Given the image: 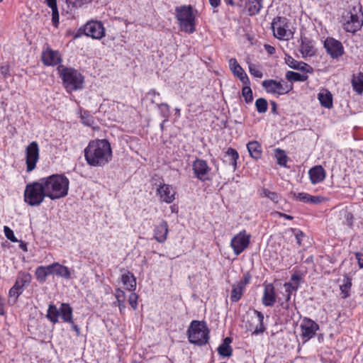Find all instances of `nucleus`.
Wrapping results in <instances>:
<instances>
[{
    "label": "nucleus",
    "instance_id": "obj_23",
    "mask_svg": "<svg viewBox=\"0 0 363 363\" xmlns=\"http://www.w3.org/2000/svg\"><path fill=\"white\" fill-rule=\"evenodd\" d=\"M284 287L285 289L284 294L285 298L284 301H281V299H279L280 306L283 309L288 310L290 306L289 301L291 300V295L293 291H296L298 290V285H294L291 282H287L284 284Z\"/></svg>",
    "mask_w": 363,
    "mask_h": 363
},
{
    "label": "nucleus",
    "instance_id": "obj_1",
    "mask_svg": "<svg viewBox=\"0 0 363 363\" xmlns=\"http://www.w3.org/2000/svg\"><path fill=\"white\" fill-rule=\"evenodd\" d=\"M86 163L94 167H104L112 160V148L106 139L91 140L84 150Z\"/></svg>",
    "mask_w": 363,
    "mask_h": 363
},
{
    "label": "nucleus",
    "instance_id": "obj_3",
    "mask_svg": "<svg viewBox=\"0 0 363 363\" xmlns=\"http://www.w3.org/2000/svg\"><path fill=\"white\" fill-rule=\"evenodd\" d=\"M210 330L204 321L192 320L187 330L189 341L196 345L208 343Z\"/></svg>",
    "mask_w": 363,
    "mask_h": 363
},
{
    "label": "nucleus",
    "instance_id": "obj_40",
    "mask_svg": "<svg viewBox=\"0 0 363 363\" xmlns=\"http://www.w3.org/2000/svg\"><path fill=\"white\" fill-rule=\"evenodd\" d=\"M245 289L238 284L233 285L232 287L230 300L232 302H238L242 297Z\"/></svg>",
    "mask_w": 363,
    "mask_h": 363
},
{
    "label": "nucleus",
    "instance_id": "obj_11",
    "mask_svg": "<svg viewBox=\"0 0 363 363\" xmlns=\"http://www.w3.org/2000/svg\"><path fill=\"white\" fill-rule=\"evenodd\" d=\"M192 170L194 177L201 181L206 182L209 179V174L211 168L205 160L196 158L192 162Z\"/></svg>",
    "mask_w": 363,
    "mask_h": 363
},
{
    "label": "nucleus",
    "instance_id": "obj_43",
    "mask_svg": "<svg viewBox=\"0 0 363 363\" xmlns=\"http://www.w3.org/2000/svg\"><path fill=\"white\" fill-rule=\"evenodd\" d=\"M242 95L246 104H251L253 101V94L250 85H245L242 89Z\"/></svg>",
    "mask_w": 363,
    "mask_h": 363
},
{
    "label": "nucleus",
    "instance_id": "obj_48",
    "mask_svg": "<svg viewBox=\"0 0 363 363\" xmlns=\"http://www.w3.org/2000/svg\"><path fill=\"white\" fill-rule=\"evenodd\" d=\"M285 62L286 64L294 69H297L298 68V65L300 64V62L296 60L294 58L291 57L290 55H286L285 57Z\"/></svg>",
    "mask_w": 363,
    "mask_h": 363
},
{
    "label": "nucleus",
    "instance_id": "obj_34",
    "mask_svg": "<svg viewBox=\"0 0 363 363\" xmlns=\"http://www.w3.org/2000/svg\"><path fill=\"white\" fill-rule=\"evenodd\" d=\"M351 83L353 90L358 94H362L363 92V73L359 72L356 75L354 74Z\"/></svg>",
    "mask_w": 363,
    "mask_h": 363
},
{
    "label": "nucleus",
    "instance_id": "obj_38",
    "mask_svg": "<svg viewBox=\"0 0 363 363\" xmlns=\"http://www.w3.org/2000/svg\"><path fill=\"white\" fill-rule=\"evenodd\" d=\"M286 79L292 82H305L308 79V76L305 74H300L293 71H287L285 74Z\"/></svg>",
    "mask_w": 363,
    "mask_h": 363
},
{
    "label": "nucleus",
    "instance_id": "obj_35",
    "mask_svg": "<svg viewBox=\"0 0 363 363\" xmlns=\"http://www.w3.org/2000/svg\"><path fill=\"white\" fill-rule=\"evenodd\" d=\"M54 274L65 279H69L71 272L69 269L58 262H54Z\"/></svg>",
    "mask_w": 363,
    "mask_h": 363
},
{
    "label": "nucleus",
    "instance_id": "obj_12",
    "mask_svg": "<svg viewBox=\"0 0 363 363\" xmlns=\"http://www.w3.org/2000/svg\"><path fill=\"white\" fill-rule=\"evenodd\" d=\"M31 281V275L29 273L21 274L14 285L9 289V296L10 298H13V302L16 301L18 296L23 293V289L26 285H28Z\"/></svg>",
    "mask_w": 363,
    "mask_h": 363
},
{
    "label": "nucleus",
    "instance_id": "obj_29",
    "mask_svg": "<svg viewBox=\"0 0 363 363\" xmlns=\"http://www.w3.org/2000/svg\"><path fill=\"white\" fill-rule=\"evenodd\" d=\"M114 296L116 301L113 305L118 307L121 314H123L125 310V294L123 290L118 288L115 291Z\"/></svg>",
    "mask_w": 363,
    "mask_h": 363
},
{
    "label": "nucleus",
    "instance_id": "obj_52",
    "mask_svg": "<svg viewBox=\"0 0 363 363\" xmlns=\"http://www.w3.org/2000/svg\"><path fill=\"white\" fill-rule=\"evenodd\" d=\"M293 234L296 240V243L300 246L301 245V241L303 238L304 237V233L299 229L292 228L291 229Z\"/></svg>",
    "mask_w": 363,
    "mask_h": 363
},
{
    "label": "nucleus",
    "instance_id": "obj_42",
    "mask_svg": "<svg viewBox=\"0 0 363 363\" xmlns=\"http://www.w3.org/2000/svg\"><path fill=\"white\" fill-rule=\"evenodd\" d=\"M344 283L340 286L342 294V298L345 299L350 296V290L352 286V280L349 277H346L343 280Z\"/></svg>",
    "mask_w": 363,
    "mask_h": 363
},
{
    "label": "nucleus",
    "instance_id": "obj_17",
    "mask_svg": "<svg viewBox=\"0 0 363 363\" xmlns=\"http://www.w3.org/2000/svg\"><path fill=\"white\" fill-rule=\"evenodd\" d=\"M43 63L45 66H56L61 63L62 57L59 51L47 48L41 55Z\"/></svg>",
    "mask_w": 363,
    "mask_h": 363
},
{
    "label": "nucleus",
    "instance_id": "obj_56",
    "mask_svg": "<svg viewBox=\"0 0 363 363\" xmlns=\"http://www.w3.org/2000/svg\"><path fill=\"white\" fill-rule=\"evenodd\" d=\"M251 279V275L249 273H246L243 275L242 280L238 282V284L245 289L246 285H247Z\"/></svg>",
    "mask_w": 363,
    "mask_h": 363
},
{
    "label": "nucleus",
    "instance_id": "obj_62",
    "mask_svg": "<svg viewBox=\"0 0 363 363\" xmlns=\"http://www.w3.org/2000/svg\"><path fill=\"white\" fill-rule=\"evenodd\" d=\"M45 3L52 10L57 9V0H45Z\"/></svg>",
    "mask_w": 363,
    "mask_h": 363
},
{
    "label": "nucleus",
    "instance_id": "obj_55",
    "mask_svg": "<svg viewBox=\"0 0 363 363\" xmlns=\"http://www.w3.org/2000/svg\"><path fill=\"white\" fill-rule=\"evenodd\" d=\"M52 25L55 28L58 27V25H59V12H58V9H55V10H52Z\"/></svg>",
    "mask_w": 363,
    "mask_h": 363
},
{
    "label": "nucleus",
    "instance_id": "obj_21",
    "mask_svg": "<svg viewBox=\"0 0 363 363\" xmlns=\"http://www.w3.org/2000/svg\"><path fill=\"white\" fill-rule=\"evenodd\" d=\"M169 233L168 223L165 220H162L156 225L154 228V238L160 243H163L167 238Z\"/></svg>",
    "mask_w": 363,
    "mask_h": 363
},
{
    "label": "nucleus",
    "instance_id": "obj_26",
    "mask_svg": "<svg viewBox=\"0 0 363 363\" xmlns=\"http://www.w3.org/2000/svg\"><path fill=\"white\" fill-rule=\"evenodd\" d=\"M60 316L65 323H73V310L69 303H62L60 306Z\"/></svg>",
    "mask_w": 363,
    "mask_h": 363
},
{
    "label": "nucleus",
    "instance_id": "obj_27",
    "mask_svg": "<svg viewBox=\"0 0 363 363\" xmlns=\"http://www.w3.org/2000/svg\"><path fill=\"white\" fill-rule=\"evenodd\" d=\"M224 157L225 159L223 162L232 166L233 169L235 170L237 168V161L239 159L238 151L234 148L228 147L225 152Z\"/></svg>",
    "mask_w": 363,
    "mask_h": 363
},
{
    "label": "nucleus",
    "instance_id": "obj_20",
    "mask_svg": "<svg viewBox=\"0 0 363 363\" xmlns=\"http://www.w3.org/2000/svg\"><path fill=\"white\" fill-rule=\"evenodd\" d=\"M252 315V323L250 325V330H252L253 335L262 333L265 330L264 325V315L257 310L253 309Z\"/></svg>",
    "mask_w": 363,
    "mask_h": 363
},
{
    "label": "nucleus",
    "instance_id": "obj_45",
    "mask_svg": "<svg viewBox=\"0 0 363 363\" xmlns=\"http://www.w3.org/2000/svg\"><path fill=\"white\" fill-rule=\"evenodd\" d=\"M157 106L159 109L160 115L162 118L168 119L170 116V107L166 103L157 104Z\"/></svg>",
    "mask_w": 363,
    "mask_h": 363
},
{
    "label": "nucleus",
    "instance_id": "obj_61",
    "mask_svg": "<svg viewBox=\"0 0 363 363\" xmlns=\"http://www.w3.org/2000/svg\"><path fill=\"white\" fill-rule=\"evenodd\" d=\"M355 257L357 259L359 268H363V253L356 252Z\"/></svg>",
    "mask_w": 363,
    "mask_h": 363
},
{
    "label": "nucleus",
    "instance_id": "obj_18",
    "mask_svg": "<svg viewBox=\"0 0 363 363\" xmlns=\"http://www.w3.org/2000/svg\"><path fill=\"white\" fill-rule=\"evenodd\" d=\"M157 194L167 203H171L175 199L176 191L169 184L161 183L157 189Z\"/></svg>",
    "mask_w": 363,
    "mask_h": 363
},
{
    "label": "nucleus",
    "instance_id": "obj_24",
    "mask_svg": "<svg viewBox=\"0 0 363 363\" xmlns=\"http://www.w3.org/2000/svg\"><path fill=\"white\" fill-rule=\"evenodd\" d=\"M311 182L313 184H318L325 178V171L320 165L312 167L308 172Z\"/></svg>",
    "mask_w": 363,
    "mask_h": 363
},
{
    "label": "nucleus",
    "instance_id": "obj_15",
    "mask_svg": "<svg viewBox=\"0 0 363 363\" xmlns=\"http://www.w3.org/2000/svg\"><path fill=\"white\" fill-rule=\"evenodd\" d=\"M84 34L94 39H101L105 36V28L101 21H91L84 26Z\"/></svg>",
    "mask_w": 363,
    "mask_h": 363
},
{
    "label": "nucleus",
    "instance_id": "obj_10",
    "mask_svg": "<svg viewBox=\"0 0 363 363\" xmlns=\"http://www.w3.org/2000/svg\"><path fill=\"white\" fill-rule=\"evenodd\" d=\"M251 235L243 230L235 235L230 241V247L235 255H240L247 249L250 242Z\"/></svg>",
    "mask_w": 363,
    "mask_h": 363
},
{
    "label": "nucleus",
    "instance_id": "obj_13",
    "mask_svg": "<svg viewBox=\"0 0 363 363\" xmlns=\"http://www.w3.org/2000/svg\"><path fill=\"white\" fill-rule=\"evenodd\" d=\"M39 160V146L37 142L30 143L26 149V162L27 172L33 171Z\"/></svg>",
    "mask_w": 363,
    "mask_h": 363
},
{
    "label": "nucleus",
    "instance_id": "obj_60",
    "mask_svg": "<svg viewBox=\"0 0 363 363\" xmlns=\"http://www.w3.org/2000/svg\"><path fill=\"white\" fill-rule=\"evenodd\" d=\"M147 94H148L149 96H151L152 97V99H151V102H152V104H154V103L155 102V98H156L157 96H160V94L158 91H157L155 89H150V90L148 91Z\"/></svg>",
    "mask_w": 363,
    "mask_h": 363
},
{
    "label": "nucleus",
    "instance_id": "obj_64",
    "mask_svg": "<svg viewBox=\"0 0 363 363\" xmlns=\"http://www.w3.org/2000/svg\"><path fill=\"white\" fill-rule=\"evenodd\" d=\"M301 280V277L296 274H294L291 277V281H294L295 283L293 284L294 285L298 284L299 281Z\"/></svg>",
    "mask_w": 363,
    "mask_h": 363
},
{
    "label": "nucleus",
    "instance_id": "obj_37",
    "mask_svg": "<svg viewBox=\"0 0 363 363\" xmlns=\"http://www.w3.org/2000/svg\"><path fill=\"white\" fill-rule=\"evenodd\" d=\"M259 194L261 197H266L271 200L274 203H278L281 196L280 194L274 191H271L268 189L262 188L259 190Z\"/></svg>",
    "mask_w": 363,
    "mask_h": 363
},
{
    "label": "nucleus",
    "instance_id": "obj_25",
    "mask_svg": "<svg viewBox=\"0 0 363 363\" xmlns=\"http://www.w3.org/2000/svg\"><path fill=\"white\" fill-rule=\"evenodd\" d=\"M125 289L129 291H134L136 289V279L133 273L126 271L121 277Z\"/></svg>",
    "mask_w": 363,
    "mask_h": 363
},
{
    "label": "nucleus",
    "instance_id": "obj_51",
    "mask_svg": "<svg viewBox=\"0 0 363 363\" xmlns=\"http://www.w3.org/2000/svg\"><path fill=\"white\" fill-rule=\"evenodd\" d=\"M138 296L135 293L130 294L128 297L129 304L133 310H136L138 308Z\"/></svg>",
    "mask_w": 363,
    "mask_h": 363
},
{
    "label": "nucleus",
    "instance_id": "obj_2",
    "mask_svg": "<svg viewBox=\"0 0 363 363\" xmlns=\"http://www.w3.org/2000/svg\"><path fill=\"white\" fill-rule=\"evenodd\" d=\"M40 180L47 197L51 200L60 199L68 194L69 180L65 174H55L43 177Z\"/></svg>",
    "mask_w": 363,
    "mask_h": 363
},
{
    "label": "nucleus",
    "instance_id": "obj_14",
    "mask_svg": "<svg viewBox=\"0 0 363 363\" xmlns=\"http://www.w3.org/2000/svg\"><path fill=\"white\" fill-rule=\"evenodd\" d=\"M300 328L301 330V336L304 342H307L313 338L316 332L319 330V325L312 319L305 317L302 319Z\"/></svg>",
    "mask_w": 363,
    "mask_h": 363
},
{
    "label": "nucleus",
    "instance_id": "obj_16",
    "mask_svg": "<svg viewBox=\"0 0 363 363\" xmlns=\"http://www.w3.org/2000/svg\"><path fill=\"white\" fill-rule=\"evenodd\" d=\"M324 48L333 59H337L344 54V48L339 40L333 38H327Z\"/></svg>",
    "mask_w": 363,
    "mask_h": 363
},
{
    "label": "nucleus",
    "instance_id": "obj_5",
    "mask_svg": "<svg viewBox=\"0 0 363 363\" xmlns=\"http://www.w3.org/2000/svg\"><path fill=\"white\" fill-rule=\"evenodd\" d=\"M40 179L38 182L28 184L24 191V201L30 206H38L47 197Z\"/></svg>",
    "mask_w": 363,
    "mask_h": 363
},
{
    "label": "nucleus",
    "instance_id": "obj_58",
    "mask_svg": "<svg viewBox=\"0 0 363 363\" xmlns=\"http://www.w3.org/2000/svg\"><path fill=\"white\" fill-rule=\"evenodd\" d=\"M323 201V198L322 196H312L310 194L308 203L318 204L321 203Z\"/></svg>",
    "mask_w": 363,
    "mask_h": 363
},
{
    "label": "nucleus",
    "instance_id": "obj_19",
    "mask_svg": "<svg viewBox=\"0 0 363 363\" xmlns=\"http://www.w3.org/2000/svg\"><path fill=\"white\" fill-rule=\"evenodd\" d=\"M230 69L245 85H250V81L245 70L239 65L235 58H230L228 61Z\"/></svg>",
    "mask_w": 363,
    "mask_h": 363
},
{
    "label": "nucleus",
    "instance_id": "obj_46",
    "mask_svg": "<svg viewBox=\"0 0 363 363\" xmlns=\"http://www.w3.org/2000/svg\"><path fill=\"white\" fill-rule=\"evenodd\" d=\"M35 275L40 283H44L48 277L45 272L44 266L38 267L35 271Z\"/></svg>",
    "mask_w": 363,
    "mask_h": 363
},
{
    "label": "nucleus",
    "instance_id": "obj_22",
    "mask_svg": "<svg viewBox=\"0 0 363 363\" xmlns=\"http://www.w3.org/2000/svg\"><path fill=\"white\" fill-rule=\"evenodd\" d=\"M262 304L265 306H272L276 302L275 289L272 284L264 285Z\"/></svg>",
    "mask_w": 363,
    "mask_h": 363
},
{
    "label": "nucleus",
    "instance_id": "obj_44",
    "mask_svg": "<svg viewBox=\"0 0 363 363\" xmlns=\"http://www.w3.org/2000/svg\"><path fill=\"white\" fill-rule=\"evenodd\" d=\"M255 106L258 113H264L268 108L267 101L264 98H259L255 101Z\"/></svg>",
    "mask_w": 363,
    "mask_h": 363
},
{
    "label": "nucleus",
    "instance_id": "obj_54",
    "mask_svg": "<svg viewBox=\"0 0 363 363\" xmlns=\"http://www.w3.org/2000/svg\"><path fill=\"white\" fill-rule=\"evenodd\" d=\"M92 0H66V1L72 4L74 7H80L83 4L91 2Z\"/></svg>",
    "mask_w": 363,
    "mask_h": 363
},
{
    "label": "nucleus",
    "instance_id": "obj_53",
    "mask_svg": "<svg viewBox=\"0 0 363 363\" xmlns=\"http://www.w3.org/2000/svg\"><path fill=\"white\" fill-rule=\"evenodd\" d=\"M294 195L296 198L297 200H298L301 202L306 203H308L309 198H310L309 194H307L305 192H301V193H298V194L294 193Z\"/></svg>",
    "mask_w": 363,
    "mask_h": 363
},
{
    "label": "nucleus",
    "instance_id": "obj_32",
    "mask_svg": "<svg viewBox=\"0 0 363 363\" xmlns=\"http://www.w3.org/2000/svg\"><path fill=\"white\" fill-rule=\"evenodd\" d=\"M300 51L303 56H313L315 54V50L312 41L307 38H302Z\"/></svg>",
    "mask_w": 363,
    "mask_h": 363
},
{
    "label": "nucleus",
    "instance_id": "obj_57",
    "mask_svg": "<svg viewBox=\"0 0 363 363\" xmlns=\"http://www.w3.org/2000/svg\"><path fill=\"white\" fill-rule=\"evenodd\" d=\"M345 223L349 226L352 227L353 225V215L350 212H346L345 214Z\"/></svg>",
    "mask_w": 363,
    "mask_h": 363
},
{
    "label": "nucleus",
    "instance_id": "obj_49",
    "mask_svg": "<svg viewBox=\"0 0 363 363\" xmlns=\"http://www.w3.org/2000/svg\"><path fill=\"white\" fill-rule=\"evenodd\" d=\"M4 232L7 239L13 242H18V239L14 235L13 230H11L9 226L5 225L4 227Z\"/></svg>",
    "mask_w": 363,
    "mask_h": 363
},
{
    "label": "nucleus",
    "instance_id": "obj_50",
    "mask_svg": "<svg viewBox=\"0 0 363 363\" xmlns=\"http://www.w3.org/2000/svg\"><path fill=\"white\" fill-rule=\"evenodd\" d=\"M296 70H299L303 72V74H307L308 73H313V67L308 65L306 62H300V64L298 65V68H297Z\"/></svg>",
    "mask_w": 363,
    "mask_h": 363
},
{
    "label": "nucleus",
    "instance_id": "obj_28",
    "mask_svg": "<svg viewBox=\"0 0 363 363\" xmlns=\"http://www.w3.org/2000/svg\"><path fill=\"white\" fill-rule=\"evenodd\" d=\"M232 339L229 337H225L223 342L217 349L218 353L223 357H229L233 354V349L230 346Z\"/></svg>",
    "mask_w": 363,
    "mask_h": 363
},
{
    "label": "nucleus",
    "instance_id": "obj_7",
    "mask_svg": "<svg viewBox=\"0 0 363 363\" xmlns=\"http://www.w3.org/2000/svg\"><path fill=\"white\" fill-rule=\"evenodd\" d=\"M352 10L343 16L342 28L347 33H355L363 25V14L360 11L357 13L355 7Z\"/></svg>",
    "mask_w": 363,
    "mask_h": 363
},
{
    "label": "nucleus",
    "instance_id": "obj_8",
    "mask_svg": "<svg viewBox=\"0 0 363 363\" xmlns=\"http://www.w3.org/2000/svg\"><path fill=\"white\" fill-rule=\"evenodd\" d=\"M274 36L279 40H289L293 33L289 28V21L285 17L277 16L272 22Z\"/></svg>",
    "mask_w": 363,
    "mask_h": 363
},
{
    "label": "nucleus",
    "instance_id": "obj_36",
    "mask_svg": "<svg viewBox=\"0 0 363 363\" xmlns=\"http://www.w3.org/2000/svg\"><path fill=\"white\" fill-rule=\"evenodd\" d=\"M60 316V308H57L55 305L50 303L48 306L47 311L46 318L53 324L58 323Z\"/></svg>",
    "mask_w": 363,
    "mask_h": 363
},
{
    "label": "nucleus",
    "instance_id": "obj_33",
    "mask_svg": "<svg viewBox=\"0 0 363 363\" xmlns=\"http://www.w3.org/2000/svg\"><path fill=\"white\" fill-rule=\"evenodd\" d=\"M247 148L251 157L258 160L262 157V147L257 141H250L247 144Z\"/></svg>",
    "mask_w": 363,
    "mask_h": 363
},
{
    "label": "nucleus",
    "instance_id": "obj_59",
    "mask_svg": "<svg viewBox=\"0 0 363 363\" xmlns=\"http://www.w3.org/2000/svg\"><path fill=\"white\" fill-rule=\"evenodd\" d=\"M54 263L48 266H44L45 272H46L47 277L51 274H54Z\"/></svg>",
    "mask_w": 363,
    "mask_h": 363
},
{
    "label": "nucleus",
    "instance_id": "obj_31",
    "mask_svg": "<svg viewBox=\"0 0 363 363\" xmlns=\"http://www.w3.org/2000/svg\"><path fill=\"white\" fill-rule=\"evenodd\" d=\"M318 99L322 106L326 108L333 107V96L327 89H323L318 95Z\"/></svg>",
    "mask_w": 363,
    "mask_h": 363
},
{
    "label": "nucleus",
    "instance_id": "obj_4",
    "mask_svg": "<svg viewBox=\"0 0 363 363\" xmlns=\"http://www.w3.org/2000/svg\"><path fill=\"white\" fill-rule=\"evenodd\" d=\"M57 70L68 91H74L82 88L84 77L77 69L59 65Z\"/></svg>",
    "mask_w": 363,
    "mask_h": 363
},
{
    "label": "nucleus",
    "instance_id": "obj_63",
    "mask_svg": "<svg viewBox=\"0 0 363 363\" xmlns=\"http://www.w3.org/2000/svg\"><path fill=\"white\" fill-rule=\"evenodd\" d=\"M264 50L269 54V55H274L276 52V50L275 48L270 45H268V44H265L264 45Z\"/></svg>",
    "mask_w": 363,
    "mask_h": 363
},
{
    "label": "nucleus",
    "instance_id": "obj_41",
    "mask_svg": "<svg viewBox=\"0 0 363 363\" xmlns=\"http://www.w3.org/2000/svg\"><path fill=\"white\" fill-rule=\"evenodd\" d=\"M275 157L277 159V164L281 167H286L287 155L284 150L280 148H276L274 150Z\"/></svg>",
    "mask_w": 363,
    "mask_h": 363
},
{
    "label": "nucleus",
    "instance_id": "obj_39",
    "mask_svg": "<svg viewBox=\"0 0 363 363\" xmlns=\"http://www.w3.org/2000/svg\"><path fill=\"white\" fill-rule=\"evenodd\" d=\"M79 117L81 122L86 126H92L94 123V119L89 111L81 109L79 111Z\"/></svg>",
    "mask_w": 363,
    "mask_h": 363
},
{
    "label": "nucleus",
    "instance_id": "obj_6",
    "mask_svg": "<svg viewBox=\"0 0 363 363\" xmlns=\"http://www.w3.org/2000/svg\"><path fill=\"white\" fill-rule=\"evenodd\" d=\"M176 18L182 30L189 33L195 31V16L191 5H183L175 8Z\"/></svg>",
    "mask_w": 363,
    "mask_h": 363
},
{
    "label": "nucleus",
    "instance_id": "obj_47",
    "mask_svg": "<svg viewBox=\"0 0 363 363\" xmlns=\"http://www.w3.org/2000/svg\"><path fill=\"white\" fill-rule=\"evenodd\" d=\"M248 69H249V72L250 73L255 77L256 78H262L263 77V74L262 72V71H260L257 65H255V64H252V62H248Z\"/></svg>",
    "mask_w": 363,
    "mask_h": 363
},
{
    "label": "nucleus",
    "instance_id": "obj_30",
    "mask_svg": "<svg viewBox=\"0 0 363 363\" xmlns=\"http://www.w3.org/2000/svg\"><path fill=\"white\" fill-rule=\"evenodd\" d=\"M245 7L250 16H255L262 9V0H246Z\"/></svg>",
    "mask_w": 363,
    "mask_h": 363
},
{
    "label": "nucleus",
    "instance_id": "obj_9",
    "mask_svg": "<svg viewBox=\"0 0 363 363\" xmlns=\"http://www.w3.org/2000/svg\"><path fill=\"white\" fill-rule=\"evenodd\" d=\"M262 86L268 93L279 95L286 94L293 89V84L284 82L283 80L267 79L262 82Z\"/></svg>",
    "mask_w": 363,
    "mask_h": 363
}]
</instances>
